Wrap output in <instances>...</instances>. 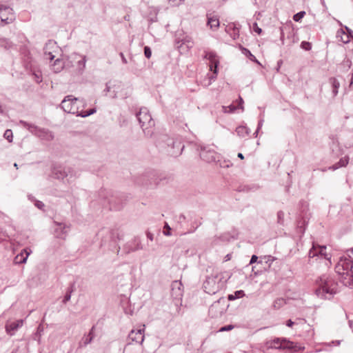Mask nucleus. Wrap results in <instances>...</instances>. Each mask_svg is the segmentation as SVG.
<instances>
[{"instance_id":"nucleus-1","label":"nucleus","mask_w":353,"mask_h":353,"mask_svg":"<svg viewBox=\"0 0 353 353\" xmlns=\"http://www.w3.org/2000/svg\"><path fill=\"white\" fill-rule=\"evenodd\" d=\"M316 288L314 293L316 296L323 300H330L339 292L338 282L329 274H323L316 281Z\"/></svg>"},{"instance_id":"nucleus-2","label":"nucleus","mask_w":353,"mask_h":353,"mask_svg":"<svg viewBox=\"0 0 353 353\" xmlns=\"http://www.w3.org/2000/svg\"><path fill=\"white\" fill-rule=\"evenodd\" d=\"M85 103L82 99L74 97L72 95H68L64 97L61 103L63 110L69 114H76L83 118L87 117L96 112V108L90 109L88 111H83Z\"/></svg>"},{"instance_id":"nucleus-3","label":"nucleus","mask_w":353,"mask_h":353,"mask_svg":"<svg viewBox=\"0 0 353 353\" xmlns=\"http://www.w3.org/2000/svg\"><path fill=\"white\" fill-rule=\"evenodd\" d=\"M353 254V248L352 249ZM335 272L340 276L344 285L353 287V261L347 258H341L335 266Z\"/></svg>"},{"instance_id":"nucleus-4","label":"nucleus","mask_w":353,"mask_h":353,"mask_svg":"<svg viewBox=\"0 0 353 353\" xmlns=\"http://www.w3.org/2000/svg\"><path fill=\"white\" fill-rule=\"evenodd\" d=\"M136 117L145 136L151 137L154 133V121L152 119L148 110L141 108L136 114Z\"/></svg>"},{"instance_id":"nucleus-5","label":"nucleus","mask_w":353,"mask_h":353,"mask_svg":"<svg viewBox=\"0 0 353 353\" xmlns=\"http://www.w3.org/2000/svg\"><path fill=\"white\" fill-rule=\"evenodd\" d=\"M222 279L223 276L219 273L208 276L203 283L205 292L210 294L219 292L223 287Z\"/></svg>"},{"instance_id":"nucleus-6","label":"nucleus","mask_w":353,"mask_h":353,"mask_svg":"<svg viewBox=\"0 0 353 353\" xmlns=\"http://www.w3.org/2000/svg\"><path fill=\"white\" fill-rule=\"evenodd\" d=\"M52 174L54 178L59 180L67 178L68 183L72 182L78 177L77 172L73 168L61 165L54 166L52 168Z\"/></svg>"},{"instance_id":"nucleus-7","label":"nucleus","mask_w":353,"mask_h":353,"mask_svg":"<svg viewBox=\"0 0 353 353\" xmlns=\"http://www.w3.org/2000/svg\"><path fill=\"white\" fill-rule=\"evenodd\" d=\"M20 123H21L24 128H27L30 132L41 140L50 141L54 139L53 133L48 129L39 128L34 124L29 123L24 121H20Z\"/></svg>"},{"instance_id":"nucleus-8","label":"nucleus","mask_w":353,"mask_h":353,"mask_svg":"<svg viewBox=\"0 0 353 353\" xmlns=\"http://www.w3.org/2000/svg\"><path fill=\"white\" fill-rule=\"evenodd\" d=\"M97 235L101 239V246L108 245L110 248H112L116 245L118 239V234L116 232L108 229H103Z\"/></svg>"},{"instance_id":"nucleus-9","label":"nucleus","mask_w":353,"mask_h":353,"mask_svg":"<svg viewBox=\"0 0 353 353\" xmlns=\"http://www.w3.org/2000/svg\"><path fill=\"white\" fill-rule=\"evenodd\" d=\"M166 142L168 147V152L170 155L172 157H178L181 154L184 148V145L179 139L168 138Z\"/></svg>"},{"instance_id":"nucleus-10","label":"nucleus","mask_w":353,"mask_h":353,"mask_svg":"<svg viewBox=\"0 0 353 353\" xmlns=\"http://www.w3.org/2000/svg\"><path fill=\"white\" fill-rule=\"evenodd\" d=\"M182 283L179 281H174L171 285V296L176 301V305L179 308L181 305L182 297H183V288Z\"/></svg>"},{"instance_id":"nucleus-11","label":"nucleus","mask_w":353,"mask_h":353,"mask_svg":"<svg viewBox=\"0 0 353 353\" xmlns=\"http://www.w3.org/2000/svg\"><path fill=\"white\" fill-rule=\"evenodd\" d=\"M201 158L208 162H216L219 158V154L210 146L201 147L200 152Z\"/></svg>"},{"instance_id":"nucleus-12","label":"nucleus","mask_w":353,"mask_h":353,"mask_svg":"<svg viewBox=\"0 0 353 353\" xmlns=\"http://www.w3.org/2000/svg\"><path fill=\"white\" fill-rule=\"evenodd\" d=\"M13 19L12 9L9 6L0 5V21L4 24H8Z\"/></svg>"},{"instance_id":"nucleus-13","label":"nucleus","mask_w":353,"mask_h":353,"mask_svg":"<svg viewBox=\"0 0 353 353\" xmlns=\"http://www.w3.org/2000/svg\"><path fill=\"white\" fill-rule=\"evenodd\" d=\"M72 58L76 63V70L79 73L82 74L85 68L86 56L75 53L72 56Z\"/></svg>"},{"instance_id":"nucleus-14","label":"nucleus","mask_w":353,"mask_h":353,"mask_svg":"<svg viewBox=\"0 0 353 353\" xmlns=\"http://www.w3.org/2000/svg\"><path fill=\"white\" fill-rule=\"evenodd\" d=\"M205 57L210 61V68L211 71H214V76L210 77L211 79H216L217 74V67L219 65V61L216 59V55L212 52H207Z\"/></svg>"},{"instance_id":"nucleus-15","label":"nucleus","mask_w":353,"mask_h":353,"mask_svg":"<svg viewBox=\"0 0 353 353\" xmlns=\"http://www.w3.org/2000/svg\"><path fill=\"white\" fill-rule=\"evenodd\" d=\"M144 328L132 330L128 334V338L133 342L142 344L144 341Z\"/></svg>"},{"instance_id":"nucleus-16","label":"nucleus","mask_w":353,"mask_h":353,"mask_svg":"<svg viewBox=\"0 0 353 353\" xmlns=\"http://www.w3.org/2000/svg\"><path fill=\"white\" fill-rule=\"evenodd\" d=\"M23 325V320L20 319L15 321L7 322L6 324V331L10 336H13L19 328Z\"/></svg>"},{"instance_id":"nucleus-17","label":"nucleus","mask_w":353,"mask_h":353,"mask_svg":"<svg viewBox=\"0 0 353 353\" xmlns=\"http://www.w3.org/2000/svg\"><path fill=\"white\" fill-rule=\"evenodd\" d=\"M177 48L180 51L185 52L193 47V41L191 37L185 36L177 41Z\"/></svg>"},{"instance_id":"nucleus-18","label":"nucleus","mask_w":353,"mask_h":353,"mask_svg":"<svg viewBox=\"0 0 353 353\" xmlns=\"http://www.w3.org/2000/svg\"><path fill=\"white\" fill-rule=\"evenodd\" d=\"M270 347L272 348L275 349H281V348H292V343L290 341H288L285 339H274L270 344Z\"/></svg>"},{"instance_id":"nucleus-19","label":"nucleus","mask_w":353,"mask_h":353,"mask_svg":"<svg viewBox=\"0 0 353 353\" xmlns=\"http://www.w3.org/2000/svg\"><path fill=\"white\" fill-rule=\"evenodd\" d=\"M57 228L54 229L55 235L57 237L63 239L68 231V227L67 225L63 223H57Z\"/></svg>"},{"instance_id":"nucleus-20","label":"nucleus","mask_w":353,"mask_h":353,"mask_svg":"<svg viewBox=\"0 0 353 353\" xmlns=\"http://www.w3.org/2000/svg\"><path fill=\"white\" fill-rule=\"evenodd\" d=\"M208 21L207 24L210 26V28L215 30H216L220 25L219 17L216 15L212 14H207Z\"/></svg>"},{"instance_id":"nucleus-21","label":"nucleus","mask_w":353,"mask_h":353,"mask_svg":"<svg viewBox=\"0 0 353 353\" xmlns=\"http://www.w3.org/2000/svg\"><path fill=\"white\" fill-rule=\"evenodd\" d=\"M30 253L31 250L28 251V249H24L20 254L15 256L14 259V263L16 264L25 263Z\"/></svg>"},{"instance_id":"nucleus-22","label":"nucleus","mask_w":353,"mask_h":353,"mask_svg":"<svg viewBox=\"0 0 353 353\" xmlns=\"http://www.w3.org/2000/svg\"><path fill=\"white\" fill-rule=\"evenodd\" d=\"M94 329V327H92L89 333L88 334H85L82 337L81 341L79 343V346L80 347H85L92 341L94 336L93 334Z\"/></svg>"},{"instance_id":"nucleus-23","label":"nucleus","mask_w":353,"mask_h":353,"mask_svg":"<svg viewBox=\"0 0 353 353\" xmlns=\"http://www.w3.org/2000/svg\"><path fill=\"white\" fill-rule=\"evenodd\" d=\"M224 300L220 298L217 301L214 302L211 305L209 308V312L212 314V316H217L219 315H221L223 313V309L218 310L219 303Z\"/></svg>"},{"instance_id":"nucleus-24","label":"nucleus","mask_w":353,"mask_h":353,"mask_svg":"<svg viewBox=\"0 0 353 353\" xmlns=\"http://www.w3.org/2000/svg\"><path fill=\"white\" fill-rule=\"evenodd\" d=\"M130 247L128 252H134L143 249L141 240L138 237H135L131 242L128 243Z\"/></svg>"},{"instance_id":"nucleus-25","label":"nucleus","mask_w":353,"mask_h":353,"mask_svg":"<svg viewBox=\"0 0 353 353\" xmlns=\"http://www.w3.org/2000/svg\"><path fill=\"white\" fill-rule=\"evenodd\" d=\"M58 50V46H57V43L54 41L49 40L46 43L43 48L44 54H50L52 52H57Z\"/></svg>"},{"instance_id":"nucleus-26","label":"nucleus","mask_w":353,"mask_h":353,"mask_svg":"<svg viewBox=\"0 0 353 353\" xmlns=\"http://www.w3.org/2000/svg\"><path fill=\"white\" fill-rule=\"evenodd\" d=\"M63 68L64 62L62 59L59 58L57 59L52 65V70L56 73L61 72Z\"/></svg>"},{"instance_id":"nucleus-27","label":"nucleus","mask_w":353,"mask_h":353,"mask_svg":"<svg viewBox=\"0 0 353 353\" xmlns=\"http://www.w3.org/2000/svg\"><path fill=\"white\" fill-rule=\"evenodd\" d=\"M348 163H349V157H345L341 159L337 163L330 167L328 169L335 170L339 168L346 166L348 164Z\"/></svg>"},{"instance_id":"nucleus-28","label":"nucleus","mask_w":353,"mask_h":353,"mask_svg":"<svg viewBox=\"0 0 353 353\" xmlns=\"http://www.w3.org/2000/svg\"><path fill=\"white\" fill-rule=\"evenodd\" d=\"M321 246V245H315L313 244L312 248L308 252L309 258L313 259L314 257H317L318 259H321L320 253L319 252Z\"/></svg>"},{"instance_id":"nucleus-29","label":"nucleus","mask_w":353,"mask_h":353,"mask_svg":"<svg viewBox=\"0 0 353 353\" xmlns=\"http://www.w3.org/2000/svg\"><path fill=\"white\" fill-rule=\"evenodd\" d=\"M54 194V196L58 197L65 198L67 200V201H69L70 199H71V192L69 190L65 191L56 190Z\"/></svg>"},{"instance_id":"nucleus-30","label":"nucleus","mask_w":353,"mask_h":353,"mask_svg":"<svg viewBox=\"0 0 353 353\" xmlns=\"http://www.w3.org/2000/svg\"><path fill=\"white\" fill-rule=\"evenodd\" d=\"M330 83L332 84V86L333 97H336L339 92L340 83L336 78L334 77L330 79Z\"/></svg>"},{"instance_id":"nucleus-31","label":"nucleus","mask_w":353,"mask_h":353,"mask_svg":"<svg viewBox=\"0 0 353 353\" xmlns=\"http://www.w3.org/2000/svg\"><path fill=\"white\" fill-rule=\"evenodd\" d=\"M107 202L110 205V210H119L121 208V205L114 203L115 202V198L113 196L108 199Z\"/></svg>"},{"instance_id":"nucleus-32","label":"nucleus","mask_w":353,"mask_h":353,"mask_svg":"<svg viewBox=\"0 0 353 353\" xmlns=\"http://www.w3.org/2000/svg\"><path fill=\"white\" fill-rule=\"evenodd\" d=\"M236 132L239 137H245L248 134L250 131L249 129L245 126H239L236 129Z\"/></svg>"},{"instance_id":"nucleus-33","label":"nucleus","mask_w":353,"mask_h":353,"mask_svg":"<svg viewBox=\"0 0 353 353\" xmlns=\"http://www.w3.org/2000/svg\"><path fill=\"white\" fill-rule=\"evenodd\" d=\"M242 52L247 57H248L251 61L260 64V63L258 61V60L256 59V57L251 53V52L248 49L243 48L242 49Z\"/></svg>"},{"instance_id":"nucleus-34","label":"nucleus","mask_w":353,"mask_h":353,"mask_svg":"<svg viewBox=\"0 0 353 353\" xmlns=\"http://www.w3.org/2000/svg\"><path fill=\"white\" fill-rule=\"evenodd\" d=\"M245 295L244 292L243 290H237L234 294H230L228 296V299L230 301H233L236 299L243 297Z\"/></svg>"},{"instance_id":"nucleus-35","label":"nucleus","mask_w":353,"mask_h":353,"mask_svg":"<svg viewBox=\"0 0 353 353\" xmlns=\"http://www.w3.org/2000/svg\"><path fill=\"white\" fill-rule=\"evenodd\" d=\"M319 252L320 253L321 259H324L328 261L330 260V256L326 252V246L321 245Z\"/></svg>"},{"instance_id":"nucleus-36","label":"nucleus","mask_w":353,"mask_h":353,"mask_svg":"<svg viewBox=\"0 0 353 353\" xmlns=\"http://www.w3.org/2000/svg\"><path fill=\"white\" fill-rule=\"evenodd\" d=\"M216 161L221 168H230L232 165V163L230 161L220 160L219 158L218 159H216Z\"/></svg>"},{"instance_id":"nucleus-37","label":"nucleus","mask_w":353,"mask_h":353,"mask_svg":"<svg viewBox=\"0 0 353 353\" xmlns=\"http://www.w3.org/2000/svg\"><path fill=\"white\" fill-rule=\"evenodd\" d=\"M285 303V301L282 298H280V299H277L274 301V304H273V307L275 308V309H279L281 308L283 305H284Z\"/></svg>"},{"instance_id":"nucleus-38","label":"nucleus","mask_w":353,"mask_h":353,"mask_svg":"<svg viewBox=\"0 0 353 353\" xmlns=\"http://www.w3.org/2000/svg\"><path fill=\"white\" fill-rule=\"evenodd\" d=\"M222 108L225 113H233L237 109V107L231 104L228 106H223Z\"/></svg>"},{"instance_id":"nucleus-39","label":"nucleus","mask_w":353,"mask_h":353,"mask_svg":"<svg viewBox=\"0 0 353 353\" xmlns=\"http://www.w3.org/2000/svg\"><path fill=\"white\" fill-rule=\"evenodd\" d=\"M305 15V11L299 12L298 13L295 14L293 16V19H294V21H295L296 22H299V21H300L303 18V17Z\"/></svg>"},{"instance_id":"nucleus-40","label":"nucleus","mask_w":353,"mask_h":353,"mask_svg":"<svg viewBox=\"0 0 353 353\" xmlns=\"http://www.w3.org/2000/svg\"><path fill=\"white\" fill-rule=\"evenodd\" d=\"M277 222L282 225L284 222V212L283 211H279L277 212Z\"/></svg>"},{"instance_id":"nucleus-41","label":"nucleus","mask_w":353,"mask_h":353,"mask_svg":"<svg viewBox=\"0 0 353 353\" xmlns=\"http://www.w3.org/2000/svg\"><path fill=\"white\" fill-rule=\"evenodd\" d=\"M3 136L9 142H12V130H6Z\"/></svg>"},{"instance_id":"nucleus-42","label":"nucleus","mask_w":353,"mask_h":353,"mask_svg":"<svg viewBox=\"0 0 353 353\" xmlns=\"http://www.w3.org/2000/svg\"><path fill=\"white\" fill-rule=\"evenodd\" d=\"M33 76H34V81L39 83L42 81V77H41V74L39 72H33Z\"/></svg>"},{"instance_id":"nucleus-43","label":"nucleus","mask_w":353,"mask_h":353,"mask_svg":"<svg viewBox=\"0 0 353 353\" xmlns=\"http://www.w3.org/2000/svg\"><path fill=\"white\" fill-rule=\"evenodd\" d=\"M301 47L305 50H310L312 48V46L310 42L302 41L301 43Z\"/></svg>"},{"instance_id":"nucleus-44","label":"nucleus","mask_w":353,"mask_h":353,"mask_svg":"<svg viewBox=\"0 0 353 353\" xmlns=\"http://www.w3.org/2000/svg\"><path fill=\"white\" fill-rule=\"evenodd\" d=\"M144 54L146 58L150 59L152 56V50L149 46L144 47Z\"/></svg>"},{"instance_id":"nucleus-45","label":"nucleus","mask_w":353,"mask_h":353,"mask_svg":"<svg viewBox=\"0 0 353 353\" xmlns=\"http://www.w3.org/2000/svg\"><path fill=\"white\" fill-rule=\"evenodd\" d=\"M170 230L171 228L169 226L168 223H165L164 226V230L163 232V234L168 236H171Z\"/></svg>"},{"instance_id":"nucleus-46","label":"nucleus","mask_w":353,"mask_h":353,"mask_svg":"<svg viewBox=\"0 0 353 353\" xmlns=\"http://www.w3.org/2000/svg\"><path fill=\"white\" fill-rule=\"evenodd\" d=\"M184 0H168L169 3L172 6H177L181 4Z\"/></svg>"},{"instance_id":"nucleus-47","label":"nucleus","mask_w":353,"mask_h":353,"mask_svg":"<svg viewBox=\"0 0 353 353\" xmlns=\"http://www.w3.org/2000/svg\"><path fill=\"white\" fill-rule=\"evenodd\" d=\"M74 290H75V282H72L70 284L66 292L72 294Z\"/></svg>"},{"instance_id":"nucleus-48","label":"nucleus","mask_w":353,"mask_h":353,"mask_svg":"<svg viewBox=\"0 0 353 353\" xmlns=\"http://www.w3.org/2000/svg\"><path fill=\"white\" fill-rule=\"evenodd\" d=\"M56 52H52L51 51V53L50 54H44V56H45V58L46 59H49L50 61L53 60L55 57V53Z\"/></svg>"},{"instance_id":"nucleus-49","label":"nucleus","mask_w":353,"mask_h":353,"mask_svg":"<svg viewBox=\"0 0 353 353\" xmlns=\"http://www.w3.org/2000/svg\"><path fill=\"white\" fill-rule=\"evenodd\" d=\"M34 205L37 208H39L40 210H43V208L45 207V205L42 201H37V200L35 201Z\"/></svg>"},{"instance_id":"nucleus-50","label":"nucleus","mask_w":353,"mask_h":353,"mask_svg":"<svg viewBox=\"0 0 353 353\" xmlns=\"http://www.w3.org/2000/svg\"><path fill=\"white\" fill-rule=\"evenodd\" d=\"M71 295H72V294L66 292V293L64 296V298L63 299V303H66L68 301H69L71 299Z\"/></svg>"},{"instance_id":"nucleus-51","label":"nucleus","mask_w":353,"mask_h":353,"mask_svg":"<svg viewBox=\"0 0 353 353\" xmlns=\"http://www.w3.org/2000/svg\"><path fill=\"white\" fill-rule=\"evenodd\" d=\"M344 37H341V41L344 43H347L350 41L349 35L345 34L344 32H342Z\"/></svg>"},{"instance_id":"nucleus-52","label":"nucleus","mask_w":353,"mask_h":353,"mask_svg":"<svg viewBox=\"0 0 353 353\" xmlns=\"http://www.w3.org/2000/svg\"><path fill=\"white\" fill-rule=\"evenodd\" d=\"M232 328H233V326L231 325H226V326H223V327H221L219 331L220 332L229 331V330H231Z\"/></svg>"},{"instance_id":"nucleus-53","label":"nucleus","mask_w":353,"mask_h":353,"mask_svg":"<svg viewBox=\"0 0 353 353\" xmlns=\"http://www.w3.org/2000/svg\"><path fill=\"white\" fill-rule=\"evenodd\" d=\"M111 90V86H110V82H108L105 85V88L103 90V92L106 95L108 92H110Z\"/></svg>"},{"instance_id":"nucleus-54","label":"nucleus","mask_w":353,"mask_h":353,"mask_svg":"<svg viewBox=\"0 0 353 353\" xmlns=\"http://www.w3.org/2000/svg\"><path fill=\"white\" fill-rule=\"evenodd\" d=\"M254 30L256 32H257L258 34H261V32H262V30L261 28H259L258 26H257V23H254Z\"/></svg>"},{"instance_id":"nucleus-55","label":"nucleus","mask_w":353,"mask_h":353,"mask_svg":"<svg viewBox=\"0 0 353 353\" xmlns=\"http://www.w3.org/2000/svg\"><path fill=\"white\" fill-rule=\"evenodd\" d=\"M263 123H264V119L263 118H261L259 121V123H258V125H257L258 130H259L262 128Z\"/></svg>"},{"instance_id":"nucleus-56","label":"nucleus","mask_w":353,"mask_h":353,"mask_svg":"<svg viewBox=\"0 0 353 353\" xmlns=\"http://www.w3.org/2000/svg\"><path fill=\"white\" fill-rule=\"evenodd\" d=\"M257 259H258L257 256H256V255H252V257H251V259H250V264H252V263H254L256 262V261H257Z\"/></svg>"},{"instance_id":"nucleus-57","label":"nucleus","mask_w":353,"mask_h":353,"mask_svg":"<svg viewBox=\"0 0 353 353\" xmlns=\"http://www.w3.org/2000/svg\"><path fill=\"white\" fill-rule=\"evenodd\" d=\"M146 236H147V238H148L150 241H153L154 236H153V234H152L150 232H146Z\"/></svg>"},{"instance_id":"nucleus-58","label":"nucleus","mask_w":353,"mask_h":353,"mask_svg":"<svg viewBox=\"0 0 353 353\" xmlns=\"http://www.w3.org/2000/svg\"><path fill=\"white\" fill-rule=\"evenodd\" d=\"M280 30H281L280 40L282 42V43L283 44L284 43V33H283V28H281Z\"/></svg>"},{"instance_id":"nucleus-59","label":"nucleus","mask_w":353,"mask_h":353,"mask_svg":"<svg viewBox=\"0 0 353 353\" xmlns=\"http://www.w3.org/2000/svg\"><path fill=\"white\" fill-rule=\"evenodd\" d=\"M119 55H120V57L121 58L122 62L123 63L126 64L127 63V59H125L123 53V52H120Z\"/></svg>"},{"instance_id":"nucleus-60","label":"nucleus","mask_w":353,"mask_h":353,"mask_svg":"<svg viewBox=\"0 0 353 353\" xmlns=\"http://www.w3.org/2000/svg\"><path fill=\"white\" fill-rule=\"evenodd\" d=\"M294 324V322L292 321L291 319L288 320L287 322H286V325L288 327H292L293 325Z\"/></svg>"},{"instance_id":"nucleus-61","label":"nucleus","mask_w":353,"mask_h":353,"mask_svg":"<svg viewBox=\"0 0 353 353\" xmlns=\"http://www.w3.org/2000/svg\"><path fill=\"white\" fill-rule=\"evenodd\" d=\"M231 257H232V254H228L225 256L224 257V261H228L231 259Z\"/></svg>"},{"instance_id":"nucleus-62","label":"nucleus","mask_w":353,"mask_h":353,"mask_svg":"<svg viewBox=\"0 0 353 353\" xmlns=\"http://www.w3.org/2000/svg\"><path fill=\"white\" fill-rule=\"evenodd\" d=\"M239 108L243 110V100L241 97H239Z\"/></svg>"},{"instance_id":"nucleus-63","label":"nucleus","mask_w":353,"mask_h":353,"mask_svg":"<svg viewBox=\"0 0 353 353\" xmlns=\"http://www.w3.org/2000/svg\"><path fill=\"white\" fill-rule=\"evenodd\" d=\"M274 261V257L271 256H268V261L266 262L267 263H268V262L272 263Z\"/></svg>"},{"instance_id":"nucleus-64","label":"nucleus","mask_w":353,"mask_h":353,"mask_svg":"<svg viewBox=\"0 0 353 353\" xmlns=\"http://www.w3.org/2000/svg\"><path fill=\"white\" fill-rule=\"evenodd\" d=\"M28 199L30 200L31 201H34L35 203V201H37L34 197L32 195H28Z\"/></svg>"}]
</instances>
